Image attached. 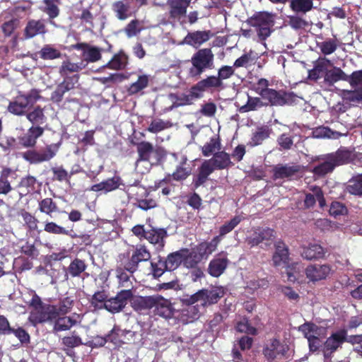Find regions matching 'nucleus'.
I'll list each match as a JSON object with an SVG mask.
<instances>
[{
  "label": "nucleus",
  "instance_id": "f257e3e1",
  "mask_svg": "<svg viewBox=\"0 0 362 362\" xmlns=\"http://www.w3.org/2000/svg\"><path fill=\"white\" fill-rule=\"evenodd\" d=\"M267 79L259 78L253 86L252 90L260 97H252L247 95L246 104L241 106L239 111L244 113L255 111L263 107L291 105L298 102V97L293 92L277 90L270 88Z\"/></svg>",
  "mask_w": 362,
  "mask_h": 362
},
{
  "label": "nucleus",
  "instance_id": "f03ea898",
  "mask_svg": "<svg viewBox=\"0 0 362 362\" xmlns=\"http://www.w3.org/2000/svg\"><path fill=\"white\" fill-rule=\"evenodd\" d=\"M27 119L33 124L25 134L18 137L21 146L24 148H33L37 144L38 138L45 132V128L41 125L47 121L44 108L37 105L31 111L25 114Z\"/></svg>",
  "mask_w": 362,
  "mask_h": 362
},
{
  "label": "nucleus",
  "instance_id": "7ed1b4c3",
  "mask_svg": "<svg viewBox=\"0 0 362 362\" xmlns=\"http://www.w3.org/2000/svg\"><path fill=\"white\" fill-rule=\"evenodd\" d=\"M324 162L315 165L312 172L318 177H324L332 173L339 165L348 164L353 160V151L346 147L341 146L335 152L327 153L322 158Z\"/></svg>",
  "mask_w": 362,
  "mask_h": 362
},
{
  "label": "nucleus",
  "instance_id": "20e7f679",
  "mask_svg": "<svg viewBox=\"0 0 362 362\" xmlns=\"http://www.w3.org/2000/svg\"><path fill=\"white\" fill-rule=\"evenodd\" d=\"M189 62V76L199 79L205 71L214 68V54L211 48L199 49L194 53Z\"/></svg>",
  "mask_w": 362,
  "mask_h": 362
},
{
  "label": "nucleus",
  "instance_id": "39448f33",
  "mask_svg": "<svg viewBox=\"0 0 362 362\" xmlns=\"http://www.w3.org/2000/svg\"><path fill=\"white\" fill-rule=\"evenodd\" d=\"M276 14L263 11H257L247 20V23L255 28L260 41H265L273 32Z\"/></svg>",
  "mask_w": 362,
  "mask_h": 362
},
{
  "label": "nucleus",
  "instance_id": "423d86ee",
  "mask_svg": "<svg viewBox=\"0 0 362 362\" xmlns=\"http://www.w3.org/2000/svg\"><path fill=\"white\" fill-rule=\"evenodd\" d=\"M42 98L40 91L36 88L31 89L28 93L18 91L8 103L7 110L17 116H23L27 113V110Z\"/></svg>",
  "mask_w": 362,
  "mask_h": 362
},
{
  "label": "nucleus",
  "instance_id": "0eeeda50",
  "mask_svg": "<svg viewBox=\"0 0 362 362\" xmlns=\"http://www.w3.org/2000/svg\"><path fill=\"white\" fill-rule=\"evenodd\" d=\"M131 230L140 240H146L149 243L156 245L158 249H163L165 244V239L168 236L165 228L150 226L149 229H146L144 225L137 224Z\"/></svg>",
  "mask_w": 362,
  "mask_h": 362
},
{
  "label": "nucleus",
  "instance_id": "6e6552de",
  "mask_svg": "<svg viewBox=\"0 0 362 362\" xmlns=\"http://www.w3.org/2000/svg\"><path fill=\"white\" fill-rule=\"evenodd\" d=\"M134 144L136 146L138 153L137 162L146 161L151 163V165H158L166 156V151L163 147L154 146L149 141H143Z\"/></svg>",
  "mask_w": 362,
  "mask_h": 362
},
{
  "label": "nucleus",
  "instance_id": "1a4fd4ad",
  "mask_svg": "<svg viewBox=\"0 0 362 362\" xmlns=\"http://www.w3.org/2000/svg\"><path fill=\"white\" fill-rule=\"evenodd\" d=\"M118 258L127 264V269L129 271H138L139 264L149 261L151 254L146 245L139 244L133 246L132 251L119 254Z\"/></svg>",
  "mask_w": 362,
  "mask_h": 362
},
{
  "label": "nucleus",
  "instance_id": "9d476101",
  "mask_svg": "<svg viewBox=\"0 0 362 362\" xmlns=\"http://www.w3.org/2000/svg\"><path fill=\"white\" fill-rule=\"evenodd\" d=\"M60 144H50L40 150L31 149L22 153V158L30 164L49 161L59 151Z\"/></svg>",
  "mask_w": 362,
  "mask_h": 362
},
{
  "label": "nucleus",
  "instance_id": "9b49d317",
  "mask_svg": "<svg viewBox=\"0 0 362 362\" xmlns=\"http://www.w3.org/2000/svg\"><path fill=\"white\" fill-rule=\"evenodd\" d=\"M222 297L221 293L216 289H201L197 292L184 298L183 303L185 304H194L195 303H200V305L205 308L206 306L216 303Z\"/></svg>",
  "mask_w": 362,
  "mask_h": 362
},
{
  "label": "nucleus",
  "instance_id": "f8f14e48",
  "mask_svg": "<svg viewBox=\"0 0 362 362\" xmlns=\"http://www.w3.org/2000/svg\"><path fill=\"white\" fill-rule=\"evenodd\" d=\"M133 292L129 289L119 291L115 297L108 298L103 305L104 309L115 314L121 312L127 305L128 301L132 298Z\"/></svg>",
  "mask_w": 362,
  "mask_h": 362
},
{
  "label": "nucleus",
  "instance_id": "ddd939ff",
  "mask_svg": "<svg viewBox=\"0 0 362 362\" xmlns=\"http://www.w3.org/2000/svg\"><path fill=\"white\" fill-rule=\"evenodd\" d=\"M301 172V166L298 164H277L272 168V178L276 180H292Z\"/></svg>",
  "mask_w": 362,
  "mask_h": 362
},
{
  "label": "nucleus",
  "instance_id": "4468645a",
  "mask_svg": "<svg viewBox=\"0 0 362 362\" xmlns=\"http://www.w3.org/2000/svg\"><path fill=\"white\" fill-rule=\"evenodd\" d=\"M153 313L156 315L165 320L173 317L175 309L170 299H167L161 295H154Z\"/></svg>",
  "mask_w": 362,
  "mask_h": 362
},
{
  "label": "nucleus",
  "instance_id": "2eb2a0df",
  "mask_svg": "<svg viewBox=\"0 0 362 362\" xmlns=\"http://www.w3.org/2000/svg\"><path fill=\"white\" fill-rule=\"evenodd\" d=\"M346 337L347 332L345 329H341L332 334L324 344L323 354L325 358H330L332 354L346 341Z\"/></svg>",
  "mask_w": 362,
  "mask_h": 362
},
{
  "label": "nucleus",
  "instance_id": "dca6fc26",
  "mask_svg": "<svg viewBox=\"0 0 362 362\" xmlns=\"http://www.w3.org/2000/svg\"><path fill=\"white\" fill-rule=\"evenodd\" d=\"M117 262V264L115 269V273L116 278L118 281V286L132 291L133 283L131 278L134 279V274L136 271H129L127 269V264L121 261L119 258Z\"/></svg>",
  "mask_w": 362,
  "mask_h": 362
},
{
  "label": "nucleus",
  "instance_id": "f3484780",
  "mask_svg": "<svg viewBox=\"0 0 362 362\" xmlns=\"http://www.w3.org/2000/svg\"><path fill=\"white\" fill-rule=\"evenodd\" d=\"M332 267L328 264H314L308 265L305 269V275L311 281L326 279L331 274Z\"/></svg>",
  "mask_w": 362,
  "mask_h": 362
},
{
  "label": "nucleus",
  "instance_id": "a211bd4d",
  "mask_svg": "<svg viewBox=\"0 0 362 362\" xmlns=\"http://www.w3.org/2000/svg\"><path fill=\"white\" fill-rule=\"evenodd\" d=\"M190 3L191 0H167L170 18L180 21L181 18L186 16Z\"/></svg>",
  "mask_w": 362,
  "mask_h": 362
},
{
  "label": "nucleus",
  "instance_id": "6ab92c4d",
  "mask_svg": "<svg viewBox=\"0 0 362 362\" xmlns=\"http://www.w3.org/2000/svg\"><path fill=\"white\" fill-rule=\"evenodd\" d=\"M213 35L210 30L189 32L184 37L182 43L197 48L209 40Z\"/></svg>",
  "mask_w": 362,
  "mask_h": 362
},
{
  "label": "nucleus",
  "instance_id": "aec40b11",
  "mask_svg": "<svg viewBox=\"0 0 362 362\" xmlns=\"http://www.w3.org/2000/svg\"><path fill=\"white\" fill-rule=\"evenodd\" d=\"M170 98L174 100L173 103V107L190 105H192L194 101L200 99L193 86L189 88L186 93H171Z\"/></svg>",
  "mask_w": 362,
  "mask_h": 362
},
{
  "label": "nucleus",
  "instance_id": "412c9836",
  "mask_svg": "<svg viewBox=\"0 0 362 362\" xmlns=\"http://www.w3.org/2000/svg\"><path fill=\"white\" fill-rule=\"evenodd\" d=\"M121 185H122V178L119 176L116 175L112 177L107 178L99 183L93 185L90 187V191L107 194L119 189Z\"/></svg>",
  "mask_w": 362,
  "mask_h": 362
},
{
  "label": "nucleus",
  "instance_id": "4be33fe9",
  "mask_svg": "<svg viewBox=\"0 0 362 362\" xmlns=\"http://www.w3.org/2000/svg\"><path fill=\"white\" fill-rule=\"evenodd\" d=\"M275 231L270 228H258L254 230L252 234L247 237L246 243L253 247L262 243L264 240H269L274 237Z\"/></svg>",
  "mask_w": 362,
  "mask_h": 362
},
{
  "label": "nucleus",
  "instance_id": "5701e85b",
  "mask_svg": "<svg viewBox=\"0 0 362 362\" xmlns=\"http://www.w3.org/2000/svg\"><path fill=\"white\" fill-rule=\"evenodd\" d=\"M197 91L200 99L204 97V93L212 88H218L223 86V82L219 81L217 76H208L206 78L199 81L197 83L192 85Z\"/></svg>",
  "mask_w": 362,
  "mask_h": 362
},
{
  "label": "nucleus",
  "instance_id": "b1692460",
  "mask_svg": "<svg viewBox=\"0 0 362 362\" xmlns=\"http://www.w3.org/2000/svg\"><path fill=\"white\" fill-rule=\"evenodd\" d=\"M59 315V311L57 305L46 304L37 313L33 315L34 322L35 323L54 322V320Z\"/></svg>",
  "mask_w": 362,
  "mask_h": 362
},
{
  "label": "nucleus",
  "instance_id": "393cba45",
  "mask_svg": "<svg viewBox=\"0 0 362 362\" xmlns=\"http://www.w3.org/2000/svg\"><path fill=\"white\" fill-rule=\"evenodd\" d=\"M309 189L312 193L305 194V199L303 200L305 209L313 207L315 205L316 201L319 202V205L321 207H323L326 202L321 187L317 185H313L310 186Z\"/></svg>",
  "mask_w": 362,
  "mask_h": 362
},
{
  "label": "nucleus",
  "instance_id": "a878e982",
  "mask_svg": "<svg viewBox=\"0 0 362 362\" xmlns=\"http://www.w3.org/2000/svg\"><path fill=\"white\" fill-rule=\"evenodd\" d=\"M289 251L286 245L281 240L275 243V252L272 261L275 267L288 266L289 264Z\"/></svg>",
  "mask_w": 362,
  "mask_h": 362
},
{
  "label": "nucleus",
  "instance_id": "bb28decb",
  "mask_svg": "<svg viewBox=\"0 0 362 362\" xmlns=\"http://www.w3.org/2000/svg\"><path fill=\"white\" fill-rule=\"evenodd\" d=\"M331 65V61L326 57H319L315 62L314 66L308 71V78L313 81H317L328 72V67Z\"/></svg>",
  "mask_w": 362,
  "mask_h": 362
},
{
  "label": "nucleus",
  "instance_id": "cd10ccee",
  "mask_svg": "<svg viewBox=\"0 0 362 362\" xmlns=\"http://www.w3.org/2000/svg\"><path fill=\"white\" fill-rule=\"evenodd\" d=\"M214 172V168L208 161H204L198 168L197 174L193 177L192 185L194 189L202 186L209 180V176Z\"/></svg>",
  "mask_w": 362,
  "mask_h": 362
},
{
  "label": "nucleus",
  "instance_id": "c85d7f7f",
  "mask_svg": "<svg viewBox=\"0 0 362 362\" xmlns=\"http://www.w3.org/2000/svg\"><path fill=\"white\" fill-rule=\"evenodd\" d=\"M285 352L284 346L276 338L272 339L270 344L264 347L262 351L263 355L268 362H273L278 355H284Z\"/></svg>",
  "mask_w": 362,
  "mask_h": 362
},
{
  "label": "nucleus",
  "instance_id": "c756f323",
  "mask_svg": "<svg viewBox=\"0 0 362 362\" xmlns=\"http://www.w3.org/2000/svg\"><path fill=\"white\" fill-rule=\"evenodd\" d=\"M220 242L219 236H215L210 242H202L192 250L202 260L216 250Z\"/></svg>",
  "mask_w": 362,
  "mask_h": 362
},
{
  "label": "nucleus",
  "instance_id": "7c9ffc66",
  "mask_svg": "<svg viewBox=\"0 0 362 362\" xmlns=\"http://www.w3.org/2000/svg\"><path fill=\"white\" fill-rule=\"evenodd\" d=\"M205 161L209 163V165L214 168V171L216 169L223 170L233 165L230 155L223 151L214 153V156L211 159Z\"/></svg>",
  "mask_w": 362,
  "mask_h": 362
},
{
  "label": "nucleus",
  "instance_id": "2f4dec72",
  "mask_svg": "<svg viewBox=\"0 0 362 362\" xmlns=\"http://www.w3.org/2000/svg\"><path fill=\"white\" fill-rule=\"evenodd\" d=\"M78 323L77 320L71 316L58 315L53 322L52 332L54 334H57L61 332L69 331L71 327L76 325Z\"/></svg>",
  "mask_w": 362,
  "mask_h": 362
},
{
  "label": "nucleus",
  "instance_id": "473e14b6",
  "mask_svg": "<svg viewBox=\"0 0 362 362\" xmlns=\"http://www.w3.org/2000/svg\"><path fill=\"white\" fill-rule=\"evenodd\" d=\"M187 248H183L171 252L164 258V268L168 272H173L177 269L181 264H183V252H187Z\"/></svg>",
  "mask_w": 362,
  "mask_h": 362
},
{
  "label": "nucleus",
  "instance_id": "72a5a7b5",
  "mask_svg": "<svg viewBox=\"0 0 362 362\" xmlns=\"http://www.w3.org/2000/svg\"><path fill=\"white\" fill-rule=\"evenodd\" d=\"M46 26L42 20H30L24 29V37L30 39L37 35H43L46 33Z\"/></svg>",
  "mask_w": 362,
  "mask_h": 362
},
{
  "label": "nucleus",
  "instance_id": "f704fd0d",
  "mask_svg": "<svg viewBox=\"0 0 362 362\" xmlns=\"http://www.w3.org/2000/svg\"><path fill=\"white\" fill-rule=\"evenodd\" d=\"M88 265L85 260L75 257L66 269V279L69 276L71 278L79 277L86 270Z\"/></svg>",
  "mask_w": 362,
  "mask_h": 362
},
{
  "label": "nucleus",
  "instance_id": "c9c22d12",
  "mask_svg": "<svg viewBox=\"0 0 362 362\" xmlns=\"http://www.w3.org/2000/svg\"><path fill=\"white\" fill-rule=\"evenodd\" d=\"M42 4V11L48 16L49 23L55 25L53 20L59 16L60 8L59 6L61 4L60 0H43Z\"/></svg>",
  "mask_w": 362,
  "mask_h": 362
},
{
  "label": "nucleus",
  "instance_id": "e433bc0d",
  "mask_svg": "<svg viewBox=\"0 0 362 362\" xmlns=\"http://www.w3.org/2000/svg\"><path fill=\"white\" fill-rule=\"evenodd\" d=\"M112 9L119 21H124L132 16L130 4L127 0L115 1L112 5Z\"/></svg>",
  "mask_w": 362,
  "mask_h": 362
},
{
  "label": "nucleus",
  "instance_id": "4c0bfd02",
  "mask_svg": "<svg viewBox=\"0 0 362 362\" xmlns=\"http://www.w3.org/2000/svg\"><path fill=\"white\" fill-rule=\"evenodd\" d=\"M229 260L226 257L214 258L209 264L208 272L213 277L220 276L228 267Z\"/></svg>",
  "mask_w": 362,
  "mask_h": 362
},
{
  "label": "nucleus",
  "instance_id": "58836bf2",
  "mask_svg": "<svg viewBox=\"0 0 362 362\" xmlns=\"http://www.w3.org/2000/svg\"><path fill=\"white\" fill-rule=\"evenodd\" d=\"M128 64V56L124 51L120 50L118 53L114 54L110 61H109L104 68L112 70L119 71L124 69Z\"/></svg>",
  "mask_w": 362,
  "mask_h": 362
},
{
  "label": "nucleus",
  "instance_id": "ea45409f",
  "mask_svg": "<svg viewBox=\"0 0 362 362\" xmlns=\"http://www.w3.org/2000/svg\"><path fill=\"white\" fill-rule=\"evenodd\" d=\"M289 8L296 14L306 15L315 8L311 0H289Z\"/></svg>",
  "mask_w": 362,
  "mask_h": 362
},
{
  "label": "nucleus",
  "instance_id": "a19ab883",
  "mask_svg": "<svg viewBox=\"0 0 362 362\" xmlns=\"http://www.w3.org/2000/svg\"><path fill=\"white\" fill-rule=\"evenodd\" d=\"M154 295L146 296H137L133 299L132 306L136 312L150 310L153 308Z\"/></svg>",
  "mask_w": 362,
  "mask_h": 362
},
{
  "label": "nucleus",
  "instance_id": "79ce46f5",
  "mask_svg": "<svg viewBox=\"0 0 362 362\" xmlns=\"http://www.w3.org/2000/svg\"><path fill=\"white\" fill-rule=\"evenodd\" d=\"M272 132V128L269 126L263 125L258 127L255 132L252 134L250 141V145L252 146H259L267 139Z\"/></svg>",
  "mask_w": 362,
  "mask_h": 362
},
{
  "label": "nucleus",
  "instance_id": "37998d69",
  "mask_svg": "<svg viewBox=\"0 0 362 362\" xmlns=\"http://www.w3.org/2000/svg\"><path fill=\"white\" fill-rule=\"evenodd\" d=\"M325 254V251L320 245L311 244L308 247L303 248L302 257L306 259L312 260L314 259L323 258Z\"/></svg>",
  "mask_w": 362,
  "mask_h": 362
},
{
  "label": "nucleus",
  "instance_id": "c03bdc74",
  "mask_svg": "<svg viewBox=\"0 0 362 362\" xmlns=\"http://www.w3.org/2000/svg\"><path fill=\"white\" fill-rule=\"evenodd\" d=\"M38 209L41 213L45 214L50 217L52 216L54 213L59 212V207L57 203L49 197L42 199L39 202Z\"/></svg>",
  "mask_w": 362,
  "mask_h": 362
},
{
  "label": "nucleus",
  "instance_id": "a18cd8bd",
  "mask_svg": "<svg viewBox=\"0 0 362 362\" xmlns=\"http://www.w3.org/2000/svg\"><path fill=\"white\" fill-rule=\"evenodd\" d=\"M347 74L339 67H334L329 70L325 76V81L332 85L339 81H346Z\"/></svg>",
  "mask_w": 362,
  "mask_h": 362
},
{
  "label": "nucleus",
  "instance_id": "49530a36",
  "mask_svg": "<svg viewBox=\"0 0 362 362\" xmlns=\"http://www.w3.org/2000/svg\"><path fill=\"white\" fill-rule=\"evenodd\" d=\"M11 169L4 168L0 173V194H8L13 190L8 177L11 174Z\"/></svg>",
  "mask_w": 362,
  "mask_h": 362
},
{
  "label": "nucleus",
  "instance_id": "de8ad7c7",
  "mask_svg": "<svg viewBox=\"0 0 362 362\" xmlns=\"http://www.w3.org/2000/svg\"><path fill=\"white\" fill-rule=\"evenodd\" d=\"M344 100L352 104H362V88L342 91Z\"/></svg>",
  "mask_w": 362,
  "mask_h": 362
},
{
  "label": "nucleus",
  "instance_id": "09e8293b",
  "mask_svg": "<svg viewBox=\"0 0 362 362\" xmlns=\"http://www.w3.org/2000/svg\"><path fill=\"white\" fill-rule=\"evenodd\" d=\"M185 162L182 163L176 167L175 170L172 174H168L166 180L172 178L175 181H183L186 180L191 174V168L185 167Z\"/></svg>",
  "mask_w": 362,
  "mask_h": 362
},
{
  "label": "nucleus",
  "instance_id": "8fccbe9b",
  "mask_svg": "<svg viewBox=\"0 0 362 362\" xmlns=\"http://www.w3.org/2000/svg\"><path fill=\"white\" fill-rule=\"evenodd\" d=\"M37 54L44 60H53L62 57L61 52L50 45H45Z\"/></svg>",
  "mask_w": 362,
  "mask_h": 362
},
{
  "label": "nucleus",
  "instance_id": "3c124183",
  "mask_svg": "<svg viewBox=\"0 0 362 362\" xmlns=\"http://www.w3.org/2000/svg\"><path fill=\"white\" fill-rule=\"evenodd\" d=\"M221 148V140L219 136H213L210 141L202 147V153L204 156H209L216 151H220Z\"/></svg>",
  "mask_w": 362,
  "mask_h": 362
},
{
  "label": "nucleus",
  "instance_id": "603ef678",
  "mask_svg": "<svg viewBox=\"0 0 362 362\" xmlns=\"http://www.w3.org/2000/svg\"><path fill=\"white\" fill-rule=\"evenodd\" d=\"M186 305L187 308L182 310V317L183 320H185L187 322H192L198 319L200 316L199 306L198 305H194V304Z\"/></svg>",
  "mask_w": 362,
  "mask_h": 362
},
{
  "label": "nucleus",
  "instance_id": "864d4df0",
  "mask_svg": "<svg viewBox=\"0 0 362 362\" xmlns=\"http://www.w3.org/2000/svg\"><path fill=\"white\" fill-rule=\"evenodd\" d=\"M149 78L147 75H141L139 76L137 81L132 83L127 89L129 95H134L144 89L148 86Z\"/></svg>",
  "mask_w": 362,
  "mask_h": 362
},
{
  "label": "nucleus",
  "instance_id": "5fc2aeb1",
  "mask_svg": "<svg viewBox=\"0 0 362 362\" xmlns=\"http://www.w3.org/2000/svg\"><path fill=\"white\" fill-rule=\"evenodd\" d=\"M303 16V14H296L288 16V25L296 30L305 29L308 27L310 23Z\"/></svg>",
  "mask_w": 362,
  "mask_h": 362
},
{
  "label": "nucleus",
  "instance_id": "6e6d98bb",
  "mask_svg": "<svg viewBox=\"0 0 362 362\" xmlns=\"http://www.w3.org/2000/svg\"><path fill=\"white\" fill-rule=\"evenodd\" d=\"M164 257L158 256L157 262L151 261L150 262V274L154 279L160 277L167 271V269L164 268Z\"/></svg>",
  "mask_w": 362,
  "mask_h": 362
},
{
  "label": "nucleus",
  "instance_id": "4d7b16f0",
  "mask_svg": "<svg viewBox=\"0 0 362 362\" xmlns=\"http://www.w3.org/2000/svg\"><path fill=\"white\" fill-rule=\"evenodd\" d=\"M107 300L108 295L105 290L98 291L92 296L90 303L95 309L100 310L104 309L103 305Z\"/></svg>",
  "mask_w": 362,
  "mask_h": 362
},
{
  "label": "nucleus",
  "instance_id": "13d9d810",
  "mask_svg": "<svg viewBox=\"0 0 362 362\" xmlns=\"http://www.w3.org/2000/svg\"><path fill=\"white\" fill-rule=\"evenodd\" d=\"M44 230L50 234L65 235H71V232L72 231V230H66L63 226H61L53 221H45Z\"/></svg>",
  "mask_w": 362,
  "mask_h": 362
},
{
  "label": "nucleus",
  "instance_id": "bf43d9fd",
  "mask_svg": "<svg viewBox=\"0 0 362 362\" xmlns=\"http://www.w3.org/2000/svg\"><path fill=\"white\" fill-rule=\"evenodd\" d=\"M235 328L240 333H245L253 336L258 334L257 329L251 325L249 319L246 317H243L237 322Z\"/></svg>",
  "mask_w": 362,
  "mask_h": 362
},
{
  "label": "nucleus",
  "instance_id": "052dcab7",
  "mask_svg": "<svg viewBox=\"0 0 362 362\" xmlns=\"http://www.w3.org/2000/svg\"><path fill=\"white\" fill-rule=\"evenodd\" d=\"M202 261V259L194 252L188 249L187 252H183V265L187 268H195Z\"/></svg>",
  "mask_w": 362,
  "mask_h": 362
},
{
  "label": "nucleus",
  "instance_id": "680f3d73",
  "mask_svg": "<svg viewBox=\"0 0 362 362\" xmlns=\"http://www.w3.org/2000/svg\"><path fill=\"white\" fill-rule=\"evenodd\" d=\"M243 218L240 216H235L229 221L226 222L219 228V238L222 237L231 232L241 221Z\"/></svg>",
  "mask_w": 362,
  "mask_h": 362
},
{
  "label": "nucleus",
  "instance_id": "e2e57ef3",
  "mask_svg": "<svg viewBox=\"0 0 362 362\" xmlns=\"http://www.w3.org/2000/svg\"><path fill=\"white\" fill-rule=\"evenodd\" d=\"M83 66H82V63H73L70 61H64L63 62L60 69L59 74L62 76H66L70 73L78 72L82 70Z\"/></svg>",
  "mask_w": 362,
  "mask_h": 362
},
{
  "label": "nucleus",
  "instance_id": "0e129e2a",
  "mask_svg": "<svg viewBox=\"0 0 362 362\" xmlns=\"http://www.w3.org/2000/svg\"><path fill=\"white\" fill-rule=\"evenodd\" d=\"M349 192L354 195L362 196V174L354 176L348 185Z\"/></svg>",
  "mask_w": 362,
  "mask_h": 362
},
{
  "label": "nucleus",
  "instance_id": "69168bd1",
  "mask_svg": "<svg viewBox=\"0 0 362 362\" xmlns=\"http://www.w3.org/2000/svg\"><path fill=\"white\" fill-rule=\"evenodd\" d=\"M51 171L52 172L53 180H57L59 182H69L71 175L74 173H71L70 175L69 173L64 168L62 165L58 167H53L51 168Z\"/></svg>",
  "mask_w": 362,
  "mask_h": 362
},
{
  "label": "nucleus",
  "instance_id": "338daca9",
  "mask_svg": "<svg viewBox=\"0 0 362 362\" xmlns=\"http://www.w3.org/2000/svg\"><path fill=\"white\" fill-rule=\"evenodd\" d=\"M317 47L324 55H329L336 51L337 44L335 40L330 38L321 42H317Z\"/></svg>",
  "mask_w": 362,
  "mask_h": 362
},
{
  "label": "nucleus",
  "instance_id": "774afa93",
  "mask_svg": "<svg viewBox=\"0 0 362 362\" xmlns=\"http://www.w3.org/2000/svg\"><path fill=\"white\" fill-rule=\"evenodd\" d=\"M346 82L354 89L362 88V70L354 71L351 74H347Z\"/></svg>",
  "mask_w": 362,
  "mask_h": 362
}]
</instances>
